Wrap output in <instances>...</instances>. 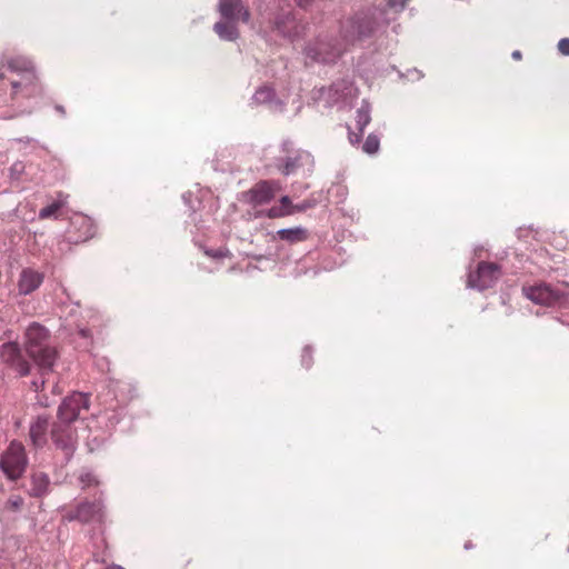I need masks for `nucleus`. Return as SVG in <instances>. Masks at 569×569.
Instances as JSON below:
<instances>
[{
	"label": "nucleus",
	"mask_w": 569,
	"mask_h": 569,
	"mask_svg": "<svg viewBox=\"0 0 569 569\" xmlns=\"http://www.w3.org/2000/svg\"><path fill=\"white\" fill-rule=\"evenodd\" d=\"M376 10L359 12L341 22L340 40L332 36H319L310 41L305 53L312 62L335 63L347 47L370 38L377 29Z\"/></svg>",
	"instance_id": "obj_1"
},
{
	"label": "nucleus",
	"mask_w": 569,
	"mask_h": 569,
	"mask_svg": "<svg viewBox=\"0 0 569 569\" xmlns=\"http://www.w3.org/2000/svg\"><path fill=\"white\" fill-rule=\"evenodd\" d=\"M49 339V331L37 322L31 323L26 330V352L38 366L42 376L52 370L57 359V350L50 346Z\"/></svg>",
	"instance_id": "obj_2"
},
{
	"label": "nucleus",
	"mask_w": 569,
	"mask_h": 569,
	"mask_svg": "<svg viewBox=\"0 0 569 569\" xmlns=\"http://www.w3.org/2000/svg\"><path fill=\"white\" fill-rule=\"evenodd\" d=\"M1 63L8 70L19 76V79L11 81L12 99H16L20 93L24 98L36 97L41 93V86L31 60L26 57H14Z\"/></svg>",
	"instance_id": "obj_3"
},
{
	"label": "nucleus",
	"mask_w": 569,
	"mask_h": 569,
	"mask_svg": "<svg viewBox=\"0 0 569 569\" xmlns=\"http://www.w3.org/2000/svg\"><path fill=\"white\" fill-rule=\"evenodd\" d=\"M50 440L61 465L71 461L78 448V432L70 423L54 421L50 426Z\"/></svg>",
	"instance_id": "obj_4"
},
{
	"label": "nucleus",
	"mask_w": 569,
	"mask_h": 569,
	"mask_svg": "<svg viewBox=\"0 0 569 569\" xmlns=\"http://www.w3.org/2000/svg\"><path fill=\"white\" fill-rule=\"evenodd\" d=\"M280 149L283 154L274 159V168L283 176L295 174L303 167L313 166L311 153L307 150L296 148L291 140H283Z\"/></svg>",
	"instance_id": "obj_5"
},
{
	"label": "nucleus",
	"mask_w": 569,
	"mask_h": 569,
	"mask_svg": "<svg viewBox=\"0 0 569 569\" xmlns=\"http://www.w3.org/2000/svg\"><path fill=\"white\" fill-rule=\"evenodd\" d=\"M103 492L94 501L83 500L72 510L64 513L63 518L68 521H79L81 523H102L106 519V506Z\"/></svg>",
	"instance_id": "obj_6"
},
{
	"label": "nucleus",
	"mask_w": 569,
	"mask_h": 569,
	"mask_svg": "<svg viewBox=\"0 0 569 569\" xmlns=\"http://www.w3.org/2000/svg\"><path fill=\"white\" fill-rule=\"evenodd\" d=\"M28 466V457L23 445L19 441H11L8 449L0 459L2 472L10 479H19Z\"/></svg>",
	"instance_id": "obj_7"
},
{
	"label": "nucleus",
	"mask_w": 569,
	"mask_h": 569,
	"mask_svg": "<svg viewBox=\"0 0 569 569\" xmlns=\"http://www.w3.org/2000/svg\"><path fill=\"white\" fill-rule=\"evenodd\" d=\"M522 292L536 305L556 307L562 306L567 301V293L562 289L548 283L523 287Z\"/></svg>",
	"instance_id": "obj_8"
},
{
	"label": "nucleus",
	"mask_w": 569,
	"mask_h": 569,
	"mask_svg": "<svg viewBox=\"0 0 569 569\" xmlns=\"http://www.w3.org/2000/svg\"><path fill=\"white\" fill-rule=\"evenodd\" d=\"M82 410H89V395L73 392L66 397L59 406L56 421L70 423L72 426L80 417Z\"/></svg>",
	"instance_id": "obj_9"
},
{
	"label": "nucleus",
	"mask_w": 569,
	"mask_h": 569,
	"mask_svg": "<svg viewBox=\"0 0 569 569\" xmlns=\"http://www.w3.org/2000/svg\"><path fill=\"white\" fill-rule=\"evenodd\" d=\"M501 277V268L498 263L481 261L476 271L469 272L467 286L479 291L491 288Z\"/></svg>",
	"instance_id": "obj_10"
},
{
	"label": "nucleus",
	"mask_w": 569,
	"mask_h": 569,
	"mask_svg": "<svg viewBox=\"0 0 569 569\" xmlns=\"http://www.w3.org/2000/svg\"><path fill=\"white\" fill-rule=\"evenodd\" d=\"M0 359L3 363L16 370L19 376L24 377L30 373L31 366L24 359L22 351L17 342H6L0 346Z\"/></svg>",
	"instance_id": "obj_11"
},
{
	"label": "nucleus",
	"mask_w": 569,
	"mask_h": 569,
	"mask_svg": "<svg viewBox=\"0 0 569 569\" xmlns=\"http://www.w3.org/2000/svg\"><path fill=\"white\" fill-rule=\"evenodd\" d=\"M218 12L223 20H241L243 23L250 21V12L243 6L242 0H219Z\"/></svg>",
	"instance_id": "obj_12"
},
{
	"label": "nucleus",
	"mask_w": 569,
	"mask_h": 569,
	"mask_svg": "<svg viewBox=\"0 0 569 569\" xmlns=\"http://www.w3.org/2000/svg\"><path fill=\"white\" fill-rule=\"evenodd\" d=\"M278 189L279 183L276 181H260L248 191L249 201L253 206H262L269 203L274 198Z\"/></svg>",
	"instance_id": "obj_13"
},
{
	"label": "nucleus",
	"mask_w": 569,
	"mask_h": 569,
	"mask_svg": "<svg viewBox=\"0 0 569 569\" xmlns=\"http://www.w3.org/2000/svg\"><path fill=\"white\" fill-rule=\"evenodd\" d=\"M49 417L37 416L29 427V439L36 449H42L48 442Z\"/></svg>",
	"instance_id": "obj_14"
},
{
	"label": "nucleus",
	"mask_w": 569,
	"mask_h": 569,
	"mask_svg": "<svg viewBox=\"0 0 569 569\" xmlns=\"http://www.w3.org/2000/svg\"><path fill=\"white\" fill-rule=\"evenodd\" d=\"M44 274L32 268H24L20 272L18 290L20 295L27 296L36 291L43 282Z\"/></svg>",
	"instance_id": "obj_15"
},
{
	"label": "nucleus",
	"mask_w": 569,
	"mask_h": 569,
	"mask_svg": "<svg viewBox=\"0 0 569 569\" xmlns=\"http://www.w3.org/2000/svg\"><path fill=\"white\" fill-rule=\"evenodd\" d=\"M274 28L283 37L290 38L297 34L296 19L290 11L283 12L274 19Z\"/></svg>",
	"instance_id": "obj_16"
},
{
	"label": "nucleus",
	"mask_w": 569,
	"mask_h": 569,
	"mask_svg": "<svg viewBox=\"0 0 569 569\" xmlns=\"http://www.w3.org/2000/svg\"><path fill=\"white\" fill-rule=\"evenodd\" d=\"M238 21L234 20H223L216 22L213 26L214 32L221 40L224 41H234L239 37V30L237 28Z\"/></svg>",
	"instance_id": "obj_17"
},
{
	"label": "nucleus",
	"mask_w": 569,
	"mask_h": 569,
	"mask_svg": "<svg viewBox=\"0 0 569 569\" xmlns=\"http://www.w3.org/2000/svg\"><path fill=\"white\" fill-rule=\"evenodd\" d=\"M50 479L44 472L33 473L31 477L30 496L40 498L48 493Z\"/></svg>",
	"instance_id": "obj_18"
},
{
	"label": "nucleus",
	"mask_w": 569,
	"mask_h": 569,
	"mask_svg": "<svg viewBox=\"0 0 569 569\" xmlns=\"http://www.w3.org/2000/svg\"><path fill=\"white\" fill-rule=\"evenodd\" d=\"M277 236L280 240L296 243L307 239V230L302 227L283 228L277 231Z\"/></svg>",
	"instance_id": "obj_19"
},
{
	"label": "nucleus",
	"mask_w": 569,
	"mask_h": 569,
	"mask_svg": "<svg viewBox=\"0 0 569 569\" xmlns=\"http://www.w3.org/2000/svg\"><path fill=\"white\" fill-rule=\"evenodd\" d=\"M252 101L256 104H274L276 107L281 108V103L278 99H276V92L272 88L263 86L260 87L254 94L252 96Z\"/></svg>",
	"instance_id": "obj_20"
},
{
	"label": "nucleus",
	"mask_w": 569,
	"mask_h": 569,
	"mask_svg": "<svg viewBox=\"0 0 569 569\" xmlns=\"http://www.w3.org/2000/svg\"><path fill=\"white\" fill-rule=\"evenodd\" d=\"M293 207L289 196H283L280 199V206L272 207L267 211L269 218H280L293 214Z\"/></svg>",
	"instance_id": "obj_21"
},
{
	"label": "nucleus",
	"mask_w": 569,
	"mask_h": 569,
	"mask_svg": "<svg viewBox=\"0 0 569 569\" xmlns=\"http://www.w3.org/2000/svg\"><path fill=\"white\" fill-rule=\"evenodd\" d=\"M370 112H371L370 104L366 100H363L361 103V107L357 110V116H356V126H357L358 131H365L366 127L370 123V121H371Z\"/></svg>",
	"instance_id": "obj_22"
},
{
	"label": "nucleus",
	"mask_w": 569,
	"mask_h": 569,
	"mask_svg": "<svg viewBox=\"0 0 569 569\" xmlns=\"http://www.w3.org/2000/svg\"><path fill=\"white\" fill-rule=\"evenodd\" d=\"M78 481L82 490H88L92 487H98L100 485V481L97 478V476L92 471L87 469L80 471L78 476Z\"/></svg>",
	"instance_id": "obj_23"
},
{
	"label": "nucleus",
	"mask_w": 569,
	"mask_h": 569,
	"mask_svg": "<svg viewBox=\"0 0 569 569\" xmlns=\"http://www.w3.org/2000/svg\"><path fill=\"white\" fill-rule=\"evenodd\" d=\"M66 200H67V197H64L63 199L60 197L58 200H56L52 203L43 207L39 211V218L40 219H48V218L53 217L60 210V208L66 203Z\"/></svg>",
	"instance_id": "obj_24"
},
{
	"label": "nucleus",
	"mask_w": 569,
	"mask_h": 569,
	"mask_svg": "<svg viewBox=\"0 0 569 569\" xmlns=\"http://www.w3.org/2000/svg\"><path fill=\"white\" fill-rule=\"evenodd\" d=\"M380 139L378 136L370 133L362 144L363 152L368 154H373L379 150Z\"/></svg>",
	"instance_id": "obj_25"
},
{
	"label": "nucleus",
	"mask_w": 569,
	"mask_h": 569,
	"mask_svg": "<svg viewBox=\"0 0 569 569\" xmlns=\"http://www.w3.org/2000/svg\"><path fill=\"white\" fill-rule=\"evenodd\" d=\"M330 90L335 91L336 93H342V97H348L352 94L353 86L350 81L342 80L339 82L333 83L330 87Z\"/></svg>",
	"instance_id": "obj_26"
},
{
	"label": "nucleus",
	"mask_w": 569,
	"mask_h": 569,
	"mask_svg": "<svg viewBox=\"0 0 569 569\" xmlns=\"http://www.w3.org/2000/svg\"><path fill=\"white\" fill-rule=\"evenodd\" d=\"M23 498L21 496H11L3 505V510L18 512L23 506Z\"/></svg>",
	"instance_id": "obj_27"
},
{
	"label": "nucleus",
	"mask_w": 569,
	"mask_h": 569,
	"mask_svg": "<svg viewBox=\"0 0 569 569\" xmlns=\"http://www.w3.org/2000/svg\"><path fill=\"white\" fill-rule=\"evenodd\" d=\"M24 169H26V166H24V163L22 161L13 162L12 166L10 167V169H9L10 178L13 179V180L20 179V177L24 172Z\"/></svg>",
	"instance_id": "obj_28"
},
{
	"label": "nucleus",
	"mask_w": 569,
	"mask_h": 569,
	"mask_svg": "<svg viewBox=\"0 0 569 569\" xmlns=\"http://www.w3.org/2000/svg\"><path fill=\"white\" fill-rule=\"evenodd\" d=\"M316 204L317 201L315 199H305L301 202L295 204L293 214L297 212L307 211L308 209L316 207Z\"/></svg>",
	"instance_id": "obj_29"
},
{
	"label": "nucleus",
	"mask_w": 569,
	"mask_h": 569,
	"mask_svg": "<svg viewBox=\"0 0 569 569\" xmlns=\"http://www.w3.org/2000/svg\"><path fill=\"white\" fill-rule=\"evenodd\" d=\"M204 253L208 257L213 258V259H222V258H226V257L230 256V251L228 249H224V248L207 249L204 251Z\"/></svg>",
	"instance_id": "obj_30"
},
{
	"label": "nucleus",
	"mask_w": 569,
	"mask_h": 569,
	"mask_svg": "<svg viewBox=\"0 0 569 569\" xmlns=\"http://www.w3.org/2000/svg\"><path fill=\"white\" fill-rule=\"evenodd\" d=\"M408 1L409 0H387V6L396 12H401L406 8Z\"/></svg>",
	"instance_id": "obj_31"
},
{
	"label": "nucleus",
	"mask_w": 569,
	"mask_h": 569,
	"mask_svg": "<svg viewBox=\"0 0 569 569\" xmlns=\"http://www.w3.org/2000/svg\"><path fill=\"white\" fill-rule=\"evenodd\" d=\"M301 362H302V366L306 367L307 369L310 368L312 365V355H311V350L308 347H306L303 349V352L301 356Z\"/></svg>",
	"instance_id": "obj_32"
},
{
	"label": "nucleus",
	"mask_w": 569,
	"mask_h": 569,
	"mask_svg": "<svg viewBox=\"0 0 569 569\" xmlns=\"http://www.w3.org/2000/svg\"><path fill=\"white\" fill-rule=\"evenodd\" d=\"M557 47L562 56H569V38L560 39Z\"/></svg>",
	"instance_id": "obj_33"
},
{
	"label": "nucleus",
	"mask_w": 569,
	"mask_h": 569,
	"mask_svg": "<svg viewBox=\"0 0 569 569\" xmlns=\"http://www.w3.org/2000/svg\"><path fill=\"white\" fill-rule=\"evenodd\" d=\"M363 131L353 132L349 129V141L351 144H358L361 141Z\"/></svg>",
	"instance_id": "obj_34"
},
{
	"label": "nucleus",
	"mask_w": 569,
	"mask_h": 569,
	"mask_svg": "<svg viewBox=\"0 0 569 569\" xmlns=\"http://www.w3.org/2000/svg\"><path fill=\"white\" fill-rule=\"evenodd\" d=\"M43 386H44L43 379H34L31 382V387L34 391H39V389L42 388Z\"/></svg>",
	"instance_id": "obj_35"
},
{
	"label": "nucleus",
	"mask_w": 569,
	"mask_h": 569,
	"mask_svg": "<svg viewBox=\"0 0 569 569\" xmlns=\"http://www.w3.org/2000/svg\"><path fill=\"white\" fill-rule=\"evenodd\" d=\"M298 6L301 7V8H306L308 7L312 0H296Z\"/></svg>",
	"instance_id": "obj_36"
},
{
	"label": "nucleus",
	"mask_w": 569,
	"mask_h": 569,
	"mask_svg": "<svg viewBox=\"0 0 569 569\" xmlns=\"http://www.w3.org/2000/svg\"><path fill=\"white\" fill-rule=\"evenodd\" d=\"M54 109L61 114V116H64L66 114V110H64V107L61 106V104H57L54 107Z\"/></svg>",
	"instance_id": "obj_37"
},
{
	"label": "nucleus",
	"mask_w": 569,
	"mask_h": 569,
	"mask_svg": "<svg viewBox=\"0 0 569 569\" xmlns=\"http://www.w3.org/2000/svg\"><path fill=\"white\" fill-rule=\"evenodd\" d=\"M511 57L516 60H520L521 59V52L519 50H515L511 54Z\"/></svg>",
	"instance_id": "obj_38"
},
{
	"label": "nucleus",
	"mask_w": 569,
	"mask_h": 569,
	"mask_svg": "<svg viewBox=\"0 0 569 569\" xmlns=\"http://www.w3.org/2000/svg\"><path fill=\"white\" fill-rule=\"evenodd\" d=\"M104 569H124V568H122L121 566H118V565H111V566H108Z\"/></svg>",
	"instance_id": "obj_39"
},
{
	"label": "nucleus",
	"mask_w": 569,
	"mask_h": 569,
	"mask_svg": "<svg viewBox=\"0 0 569 569\" xmlns=\"http://www.w3.org/2000/svg\"><path fill=\"white\" fill-rule=\"evenodd\" d=\"M472 547H473V546H472V543H471L470 541H468V542H466V543H465V549H467V550H468V549H471Z\"/></svg>",
	"instance_id": "obj_40"
},
{
	"label": "nucleus",
	"mask_w": 569,
	"mask_h": 569,
	"mask_svg": "<svg viewBox=\"0 0 569 569\" xmlns=\"http://www.w3.org/2000/svg\"><path fill=\"white\" fill-rule=\"evenodd\" d=\"M32 139L31 138H21L19 139L20 142H30Z\"/></svg>",
	"instance_id": "obj_41"
},
{
	"label": "nucleus",
	"mask_w": 569,
	"mask_h": 569,
	"mask_svg": "<svg viewBox=\"0 0 569 569\" xmlns=\"http://www.w3.org/2000/svg\"><path fill=\"white\" fill-rule=\"evenodd\" d=\"M80 333H81V336L87 337L88 336V330L87 329H81Z\"/></svg>",
	"instance_id": "obj_42"
},
{
	"label": "nucleus",
	"mask_w": 569,
	"mask_h": 569,
	"mask_svg": "<svg viewBox=\"0 0 569 569\" xmlns=\"http://www.w3.org/2000/svg\"><path fill=\"white\" fill-rule=\"evenodd\" d=\"M4 78V73L0 70V79Z\"/></svg>",
	"instance_id": "obj_43"
},
{
	"label": "nucleus",
	"mask_w": 569,
	"mask_h": 569,
	"mask_svg": "<svg viewBox=\"0 0 569 569\" xmlns=\"http://www.w3.org/2000/svg\"><path fill=\"white\" fill-rule=\"evenodd\" d=\"M340 98L346 99L347 97H342L341 94L340 97H337V100H340Z\"/></svg>",
	"instance_id": "obj_44"
}]
</instances>
